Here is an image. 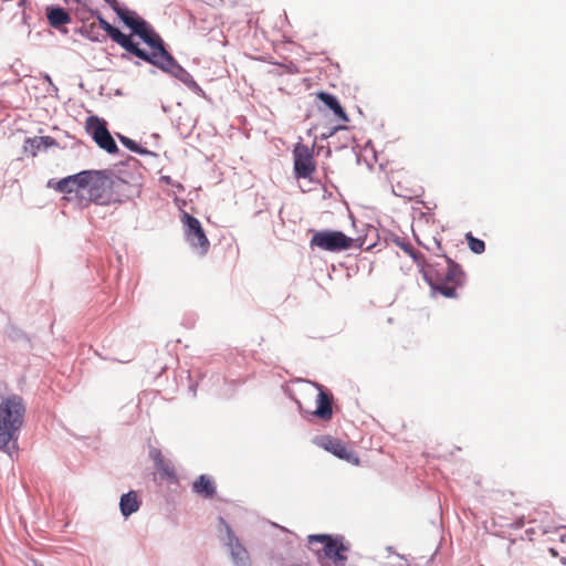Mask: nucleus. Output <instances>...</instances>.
Masks as SVG:
<instances>
[{
  "instance_id": "f257e3e1",
  "label": "nucleus",
  "mask_w": 566,
  "mask_h": 566,
  "mask_svg": "<svg viewBox=\"0 0 566 566\" xmlns=\"http://www.w3.org/2000/svg\"><path fill=\"white\" fill-rule=\"evenodd\" d=\"M83 187L86 197L84 206L91 202L96 205H108L118 201L115 198V190L124 185V181L107 170H83Z\"/></svg>"
},
{
  "instance_id": "7ed1b4c3",
  "label": "nucleus",
  "mask_w": 566,
  "mask_h": 566,
  "mask_svg": "<svg viewBox=\"0 0 566 566\" xmlns=\"http://www.w3.org/2000/svg\"><path fill=\"white\" fill-rule=\"evenodd\" d=\"M134 33L150 46L151 52L148 53L138 45L137 50L142 53H136V50H126L127 52L166 72H171L172 69L178 66L175 59L165 49L161 38L146 21L139 24V28Z\"/></svg>"
},
{
  "instance_id": "0eeeda50",
  "label": "nucleus",
  "mask_w": 566,
  "mask_h": 566,
  "mask_svg": "<svg viewBox=\"0 0 566 566\" xmlns=\"http://www.w3.org/2000/svg\"><path fill=\"white\" fill-rule=\"evenodd\" d=\"M181 222L185 226V235L189 244L200 254L205 255L209 251L210 242L201 227L200 221L191 214L184 212Z\"/></svg>"
},
{
  "instance_id": "bb28decb",
  "label": "nucleus",
  "mask_w": 566,
  "mask_h": 566,
  "mask_svg": "<svg viewBox=\"0 0 566 566\" xmlns=\"http://www.w3.org/2000/svg\"><path fill=\"white\" fill-rule=\"evenodd\" d=\"M105 1L111 3L113 8H114V6H117L116 0H105Z\"/></svg>"
},
{
  "instance_id": "2eb2a0df",
  "label": "nucleus",
  "mask_w": 566,
  "mask_h": 566,
  "mask_svg": "<svg viewBox=\"0 0 566 566\" xmlns=\"http://www.w3.org/2000/svg\"><path fill=\"white\" fill-rule=\"evenodd\" d=\"M316 405L313 415L324 421L331 420L333 417L332 397L321 389L317 394Z\"/></svg>"
},
{
  "instance_id": "a878e982",
  "label": "nucleus",
  "mask_w": 566,
  "mask_h": 566,
  "mask_svg": "<svg viewBox=\"0 0 566 566\" xmlns=\"http://www.w3.org/2000/svg\"><path fill=\"white\" fill-rule=\"evenodd\" d=\"M416 239H417L418 244L422 245L427 250H432V248L429 244H426L424 242H422L418 237Z\"/></svg>"
},
{
  "instance_id": "cd10ccee",
  "label": "nucleus",
  "mask_w": 566,
  "mask_h": 566,
  "mask_svg": "<svg viewBox=\"0 0 566 566\" xmlns=\"http://www.w3.org/2000/svg\"><path fill=\"white\" fill-rule=\"evenodd\" d=\"M433 244L437 245L438 248L440 247V243L436 239H433Z\"/></svg>"
},
{
  "instance_id": "6ab92c4d",
  "label": "nucleus",
  "mask_w": 566,
  "mask_h": 566,
  "mask_svg": "<svg viewBox=\"0 0 566 566\" xmlns=\"http://www.w3.org/2000/svg\"><path fill=\"white\" fill-rule=\"evenodd\" d=\"M46 18L51 27L60 28L71 22L70 14L60 7H52L46 9Z\"/></svg>"
},
{
  "instance_id": "5701e85b",
  "label": "nucleus",
  "mask_w": 566,
  "mask_h": 566,
  "mask_svg": "<svg viewBox=\"0 0 566 566\" xmlns=\"http://www.w3.org/2000/svg\"><path fill=\"white\" fill-rule=\"evenodd\" d=\"M27 145L30 146L32 155H36V151L42 147H50L54 145V139L50 136H35L27 139Z\"/></svg>"
},
{
  "instance_id": "1a4fd4ad",
  "label": "nucleus",
  "mask_w": 566,
  "mask_h": 566,
  "mask_svg": "<svg viewBox=\"0 0 566 566\" xmlns=\"http://www.w3.org/2000/svg\"><path fill=\"white\" fill-rule=\"evenodd\" d=\"M86 130L94 142L108 154L118 151L117 145L106 127V123L96 116H91L86 120Z\"/></svg>"
},
{
  "instance_id": "ddd939ff",
  "label": "nucleus",
  "mask_w": 566,
  "mask_h": 566,
  "mask_svg": "<svg viewBox=\"0 0 566 566\" xmlns=\"http://www.w3.org/2000/svg\"><path fill=\"white\" fill-rule=\"evenodd\" d=\"M98 23L101 28L111 36V39L119 44L125 50H136V53H140L137 50V44L132 40L129 35L122 33L117 28L109 24L104 18L98 17Z\"/></svg>"
},
{
  "instance_id": "9d476101",
  "label": "nucleus",
  "mask_w": 566,
  "mask_h": 566,
  "mask_svg": "<svg viewBox=\"0 0 566 566\" xmlns=\"http://www.w3.org/2000/svg\"><path fill=\"white\" fill-rule=\"evenodd\" d=\"M316 443L324 450L353 465H359L360 463L355 451L339 439L331 436H323L316 439Z\"/></svg>"
},
{
  "instance_id": "f3484780",
  "label": "nucleus",
  "mask_w": 566,
  "mask_h": 566,
  "mask_svg": "<svg viewBox=\"0 0 566 566\" xmlns=\"http://www.w3.org/2000/svg\"><path fill=\"white\" fill-rule=\"evenodd\" d=\"M192 491L205 499H211L216 494V485L209 476L201 474L193 482Z\"/></svg>"
},
{
  "instance_id": "dca6fc26",
  "label": "nucleus",
  "mask_w": 566,
  "mask_h": 566,
  "mask_svg": "<svg viewBox=\"0 0 566 566\" xmlns=\"http://www.w3.org/2000/svg\"><path fill=\"white\" fill-rule=\"evenodd\" d=\"M552 545L548 546L549 553L554 557H559L563 564H566V530H557L549 537Z\"/></svg>"
},
{
  "instance_id": "6e6552de",
  "label": "nucleus",
  "mask_w": 566,
  "mask_h": 566,
  "mask_svg": "<svg viewBox=\"0 0 566 566\" xmlns=\"http://www.w3.org/2000/svg\"><path fill=\"white\" fill-rule=\"evenodd\" d=\"M293 161L296 178H312L316 170V163L311 147L303 143H297L293 149Z\"/></svg>"
},
{
  "instance_id": "4be33fe9",
  "label": "nucleus",
  "mask_w": 566,
  "mask_h": 566,
  "mask_svg": "<svg viewBox=\"0 0 566 566\" xmlns=\"http://www.w3.org/2000/svg\"><path fill=\"white\" fill-rule=\"evenodd\" d=\"M114 10L118 14V17L122 19V21L132 29L133 32L139 28V24H143L145 20L139 18L136 12L130 11L125 8H120L118 6H114Z\"/></svg>"
},
{
  "instance_id": "a211bd4d",
  "label": "nucleus",
  "mask_w": 566,
  "mask_h": 566,
  "mask_svg": "<svg viewBox=\"0 0 566 566\" xmlns=\"http://www.w3.org/2000/svg\"><path fill=\"white\" fill-rule=\"evenodd\" d=\"M317 98L321 99L329 109L334 112V114L344 123H347L349 120L346 112L339 104L338 99L326 92H318L316 94Z\"/></svg>"
},
{
  "instance_id": "39448f33",
  "label": "nucleus",
  "mask_w": 566,
  "mask_h": 566,
  "mask_svg": "<svg viewBox=\"0 0 566 566\" xmlns=\"http://www.w3.org/2000/svg\"><path fill=\"white\" fill-rule=\"evenodd\" d=\"M353 239L342 231L321 230L315 231L310 241V247L318 248L323 251L338 252L350 249Z\"/></svg>"
},
{
  "instance_id": "393cba45",
  "label": "nucleus",
  "mask_w": 566,
  "mask_h": 566,
  "mask_svg": "<svg viewBox=\"0 0 566 566\" xmlns=\"http://www.w3.org/2000/svg\"><path fill=\"white\" fill-rule=\"evenodd\" d=\"M118 138H119L120 143L126 148H128L130 151H134L137 154H148V151L146 149H143L140 146H138V144L135 140H133L126 136H123V135H118Z\"/></svg>"
},
{
  "instance_id": "f03ea898",
  "label": "nucleus",
  "mask_w": 566,
  "mask_h": 566,
  "mask_svg": "<svg viewBox=\"0 0 566 566\" xmlns=\"http://www.w3.org/2000/svg\"><path fill=\"white\" fill-rule=\"evenodd\" d=\"M25 406L18 395H11L0 400V450H4L11 441L18 440L23 424Z\"/></svg>"
},
{
  "instance_id": "b1692460",
  "label": "nucleus",
  "mask_w": 566,
  "mask_h": 566,
  "mask_svg": "<svg viewBox=\"0 0 566 566\" xmlns=\"http://www.w3.org/2000/svg\"><path fill=\"white\" fill-rule=\"evenodd\" d=\"M465 239H467L469 248L472 252H474L476 254H481L484 252L485 243L482 240L473 237L471 232L465 234Z\"/></svg>"
},
{
  "instance_id": "4468645a",
  "label": "nucleus",
  "mask_w": 566,
  "mask_h": 566,
  "mask_svg": "<svg viewBox=\"0 0 566 566\" xmlns=\"http://www.w3.org/2000/svg\"><path fill=\"white\" fill-rule=\"evenodd\" d=\"M150 457L154 460L155 467L163 479H166L171 482H177L175 467L171 464L170 461L165 459L160 450L153 449L150 451Z\"/></svg>"
},
{
  "instance_id": "f8f14e48",
  "label": "nucleus",
  "mask_w": 566,
  "mask_h": 566,
  "mask_svg": "<svg viewBox=\"0 0 566 566\" xmlns=\"http://www.w3.org/2000/svg\"><path fill=\"white\" fill-rule=\"evenodd\" d=\"M221 524L224 526L227 532V546L230 549L231 557L233 563L237 566H247L249 563V553L245 547L240 543L239 538L234 535L231 527L224 522L223 518H220Z\"/></svg>"
},
{
  "instance_id": "423d86ee",
  "label": "nucleus",
  "mask_w": 566,
  "mask_h": 566,
  "mask_svg": "<svg viewBox=\"0 0 566 566\" xmlns=\"http://www.w3.org/2000/svg\"><path fill=\"white\" fill-rule=\"evenodd\" d=\"M308 544L312 549L317 553L323 552L324 555L334 563H343L347 559L345 555L347 547L339 538H334L329 535H310Z\"/></svg>"
},
{
  "instance_id": "412c9836",
  "label": "nucleus",
  "mask_w": 566,
  "mask_h": 566,
  "mask_svg": "<svg viewBox=\"0 0 566 566\" xmlns=\"http://www.w3.org/2000/svg\"><path fill=\"white\" fill-rule=\"evenodd\" d=\"M139 501L137 493L135 491H130L126 494H123L119 502L120 512L124 516H129L135 513L139 509Z\"/></svg>"
},
{
  "instance_id": "9b49d317",
  "label": "nucleus",
  "mask_w": 566,
  "mask_h": 566,
  "mask_svg": "<svg viewBox=\"0 0 566 566\" xmlns=\"http://www.w3.org/2000/svg\"><path fill=\"white\" fill-rule=\"evenodd\" d=\"M83 180H84V174H83V171H81L78 174L62 178L61 180H59L56 182H54L53 180H50L48 182V187L54 188L57 192H61V193L71 195L74 192L80 198V202L82 203L85 199Z\"/></svg>"
},
{
  "instance_id": "aec40b11",
  "label": "nucleus",
  "mask_w": 566,
  "mask_h": 566,
  "mask_svg": "<svg viewBox=\"0 0 566 566\" xmlns=\"http://www.w3.org/2000/svg\"><path fill=\"white\" fill-rule=\"evenodd\" d=\"M400 247L416 263L419 272L422 274V277H427V271L430 266L427 263L424 255L409 243H401Z\"/></svg>"
},
{
  "instance_id": "20e7f679",
  "label": "nucleus",
  "mask_w": 566,
  "mask_h": 566,
  "mask_svg": "<svg viewBox=\"0 0 566 566\" xmlns=\"http://www.w3.org/2000/svg\"><path fill=\"white\" fill-rule=\"evenodd\" d=\"M447 272L444 274H437L433 276L430 271H427L424 281L431 286L433 291L439 292L441 295L453 298L457 297V289L464 283V272L459 264L447 258Z\"/></svg>"
}]
</instances>
